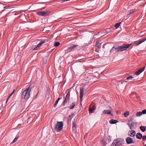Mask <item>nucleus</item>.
Listing matches in <instances>:
<instances>
[{
	"label": "nucleus",
	"mask_w": 146,
	"mask_h": 146,
	"mask_svg": "<svg viewBox=\"0 0 146 146\" xmlns=\"http://www.w3.org/2000/svg\"><path fill=\"white\" fill-rule=\"evenodd\" d=\"M84 88L83 87H82L80 88V101L82 102V99L83 98V95L84 94Z\"/></svg>",
	"instance_id": "12"
},
{
	"label": "nucleus",
	"mask_w": 146,
	"mask_h": 146,
	"mask_svg": "<svg viewBox=\"0 0 146 146\" xmlns=\"http://www.w3.org/2000/svg\"><path fill=\"white\" fill-rule=\"evenodd\" d=\"M63 128V124L62 121L57 122L54 127V129L56 131L59 132Z\"/></svg>",
	"instance_id": "3"
},
{
	"label": "nucleus",
	"mask_w": 146,
	"mask_h": 146,
	"mask_svg": "<svg viewBox=\"0 0 146 146\" xmlns=\"http://www.w3.org/2000/svg\"><path fill=\"white\" fill-rule=\"evenodd\" d=\"M62 99V98H60V97H59L58 99H57V100L58 101H59V100L61 99Z\"/></svg>",
	"instance_id": "40"
},
{
	"label": "nucleus",
	"mask_w": 146,
	"mask_h": 146,
	"mask_svg": "<svg viewBox=\"0 0 146 146\" xmlns=\"http://www.w3.org/2000/svg\"><path fill=\"white\" fill-rule=\"evenodd\" d=\"M133 78H134L132 76H128L126 80H129L132 79Z\"/></svg>",
	"instance_id": "31"
},
{
	"label": "nucleus",
	"mask_w": 146,
	"mask_h": 146,
	"mask_svg": "<svg viewBox=\"0 0 146 146\" xmlns=\"http://www.w3.org/2000/svg\"><path fill=\"white\" fill-rule=\"evenodd\" d=\"M118 46H113L112 47L111 50L110 52H111L115 53L117 52H119L118 51Z\"/></svg>",
	"instance_id": "10"
},
{
	"label": "nucleus",
	"mask_w": 146,
	"mask_h": 146,
	"mask_svg": "<svg viewBox=\"0 0 146 146\" xmlns=\"http://www.w3.org/2000/svg\"><path fill=\"white\" fill-rule=\"evenodd\" d=\"M99 49L100 48H96V50H95L97 52H99Z\"/></svg>",
	"instance_id": "39"
},
{
	"label": "nucleus",
	"mask_w": 146,
	"mask_h": 146,
	"mask_svg": "<svg viewBox=\"0 0 146 146\" xmlns=\"http://www.w3.org/2000/svg\"><path fill=\"white\" fill-rule=\"evenodd\" d=\"M95 108L96 106L94 105L93 106L92 109L93 110H95Z\"/></svg>",
	"instance_id": "38"
},
{
	"label": "nucleus",
	"mask_w": 146,
	"mask_h": 146,
	"mask_svg": "<svg viewBox=\"0 0 146 146\" xmlns=\"http://www.w3.org/2000/svg\"><path fill=\"white\" fill-rule=\"evenodd\" d=\"M121 24L120 23H116L115 25V27L116 28H118Z\"/></svg>",
	"instance_id": "29"
},
{
	"label": "nucleus",
	"mask_w": 146,
	"mask_h": 146,
	"mask_svg": "<svg viewBox=\"0 0 146 146\" xmlns=\"http://www.w3.org/2000/svg\"><path fill=\"white\" fill-rule=\"evenodd\" d=\"M15 90H13V91L11 93H12V94H13L14 93V92H15Z\"/></svg>",
	"instance_id": "43"
},
{
	"label": "nucleus",
	"mask_w": 146,
	"mask_h": 146,
	"mask_svg": "<svg viewBox=\"0 0 146 146\" xmlns=\"http://www.w3.org/2000/svg\"><path fill=\"white\" fill-rule=\"evenodd\" d=\"M73 114H71L70 115L69 117H70L71 118V119H70V120H71V119L73 117Z\"/></svg>",
	"instance_id": "37"
},
{
	"label": "nucleus",
	"mask_w": 146,
	"mask_h": 146,
	"mask_svg": "<svg viewBox=\"0 0 146 146\" xmlns=\"http://www.w3.org/2000/svg\"><path fill=\"white\" fill-rule=\"evenodd\" d=\"M12 95H13V94H12V93H11L10 94V95H9V97L8 98V99H9L10 98V97H11V96Z\"/></svg>",
	"instance_id": "42"
},
{
	"label": "nucleus",
	"mask_w": 146,
	"mask_h": 146,
	"mask_svg": "<svg viewBox=\"0 0 146 146\" xmlns=\"http://www.w3.org/2000/svg\"><path fill=\"white\" fill-rule=\"evenodd\" d=\"M136 137L139 139H141L143 137L142 135L140 133H137L136 136Z\"/></svg>",
	"instance_id": "19"
},
{
	"label": "nucleus",
	"mask_w": 146,
	"mask_h": 146,
	"mask_svg": "<svg viewBox=\"0 0 146 146\" xmlns=\"http://www.w3.org/2000/svg\"><path fill=\"white\" fill-rule=\"evenodd\" d=\"M142 138H143V139L145 140H146V135H144L143 137H142Z\"/></svg>",
	"instance_id": "36"
},
{
	"label": "nucleus",
	"mask_w": 146,
	"mask_h": 146,
	"mask_svg": "<svg viewBox=\"0 0 146 146\" xmlns=\"http://www.w3.org/2000/svg\"><path fill=\"white\" fill-rule=\"evenodd\" d=\"M142 114V112L139 111L137 112L136 114V116L137 117H139Z\"/></svg>",
	"instance_id": "26"
},
{
	"label": "nucleus",
	"mask_w": 146,
	"mask_h": 146,
	"mask_svg": "<svg viewBox=\"0 0 146 146\" xmlns=\"http://www.w3.org/2000/svg\"><path fill=\"white\" fill-rule=\"evenodd\" d=\"M58 101L56 100V102L55 103V104L54 105V107H55L57 105V104H58Z\"/></svg>",
	"instance_id": "35"
},
{
	"label": "nucleus",
	"mask_w": 146,
	"mask_h": 146,
	"mask_svg": "<svg viewBox=\"0 0 146 146\" xmlns=\"http://www.w3.org/2000/svg\"><path fill=\"white\" fill-rule=\"evenodd\" d=\"M136 9H134L129 11H128V15H129L133 13H134L136 11Z\"/></svg>",
	"instance_id": "21"
},
{
	"label": "nucleus",
	"mask_w": 146,
	"mask_h": 146,
	"mask_svg": "<svg viewBox=\"0 0 146 146\" xmlns=\"http://www.w3.org/2000/svg\"><path fill=\"white\" fill-rule=\"evenodd\" d=\"M146 40V38H145L143 39L140 40L136 44V46H138L139 44H141L143 42H144Z\"/></svg>",
	"instance_id": "17"
},
{
	"label": "nucleus",
	"mask_w": 146,
	"mask_h": 146,
	"mask_svg": "<svg viewBox=\"0 0 146 146\" xmlns=\"http://www.w3.org/2000/svg\"><path fill=\"white\" fill-rule=\"evenodd\" d=\"M133 119H131L128 121L127 124L131 129H135L137 127V123L133 121Z\"/></svg>",
	"instance_id": "2"
},
{
	"label": "nucleus",
	"mask_w": 146,
	"mask_h": 146,
	"mask_svg": "<svg viewBox=\"0 0 146 146\" xmlns=\"http://www.w3.org/2000/svg\"><path fill=\"white\" fill-rule=\"evenodd\" d=\"M38 94H37V95H36V96H37V95H38Z\"/></svg>",
	"instance_id": "45"
},
{
	"label": "nucleus",
	"mask_w": 146,
	"mask_h": 146,
	"mask_svg": "<svg viewBox=\"0 0 146 146\" xmlns=\"http://www.w3.org/2000/svg\"><path fill=\"white\" fill-rule=\"evenodd\" d=\"M18 137H16L12 141V142L11 143V144H13V143L15 142L16 141H17L18 139Z\"/></svg>",
	"instance_id": "27"
},
{
	"label": "nucleus",
	"mask_w": 146,
	"mask_h": 146,
	"mask_svg": "<svg viewBox=\"0 0 146 146\" xmlns=\"http://www.w3.org/2000/svg\"><path fill=\"white\" fill-rule=\"evenodd\" d=\"M93 110L91 108H89V111L91 113H93Z\"/></svg>",
	"instance_id": "32"
},
{
	"label": "nucleus",
	"mask_w": 146,
	"mask_h": 146,
	"mask_svg": "<svg viewBox=\"0 0 146 146\" xmlns=\"http://www.w3.org/2000/svg\"><path fill=\"white\" fill-rule=\"evenodd\" d=\"M124 140L121 139H118L115 140L111 144V146L115 145L118 146L124 143Z\"/></svg>",
	"instance_id": "4"
},
{
	"label": "nucleus",
	"mask_w": 146,
	"mask_h": 146,
	"mask_svg": "<svg viewBox=\"0 0 146 146\" xmlns=\"http://www.w3.org/2000/svg\"><path fill=\"white\" fill-rule=\"evenodd\" d=\"M118 122V121L117 120L112 119H111L110 121V123L111 124H113L116 123Z\"/></svg>",
	"instance_id": "20"
},
{
	"label": "nucleus",
	"mask_w": 146,
	"mask_h": 146,
	"mask_svg": "<svg viewBox=\"0 0 146 146\" xmlns=\"http://www.w3.org/2000/svg\"><path fill=\"white\" fill-rule=\"evenodd\" d=\"M103 113L105 114H108L113 116V114L111 113V111L109 110H105L103 111Z\"/></svg>",
	"instance_id": "14"
},
{
	"label": "nucleus",
	"mask_w": 146,
	"mask_h": 146,
	"mask_svg": "<svg viewBox=\"0 0 146 146\" xmlns=\"http://www.w3.org/2000/svg\"><path fill=\"white\" fill-rule=\"evenodd\" d=\"M62 99V98H60V97H59L58 99H57V100L58 101H59V100L61 99Z\"/></svg>",
	"instance_id": "41"
},
{
	"label": "nucleus",
	"mask_w": 146,
	"mask_h": 146,
	"mask_svg": "<svg viewBox=\"0 0 146 146\" xmlns=\"http://www.w3.org/2000/svg\"><path fill=\"white\" fill-rule=\"evenodd\" d=\"M31 89L30 86L23 91L21 96L22 99H27L29 98Z\"/></svg>",
	"instance_id": "1"
},
{
	"label": "nucleus",
	"mask_w": 146,
	"mask_h": 146,
	"mask_svg": "<svg viewBox=\"0 0 146 146\" xmlns=\"http://www.w3.org/2000/svg\"><path fill=\"white\" fill-rule=\"evenodd\" d=\"M136 132L133 130L131 129L128 133V135L131 137H134L135 135Z\"/></svg>",
	"instance_id": "11"
},
{
	"label": "nucleus",
	"mask_w": 146,
	"mask_h": 146,
	"mask_svg": "<svg viewBox=\"0 0 146 146\" xmlns=\"http://www.w3.org/2000/svg\"><path fill=\"white\" fill-rule=\"evenodd\" d=\"M70 92H69L67 93L65 99L63 102V104L64 106H65V104L67 103V101L70 98Z\"/></svg>",
	"instance_id": "8"
},
{
	"label": "nucleus",
	"mask_w": 146,
	"mask_h": 146,
	"mask_svg": "<svg viewBox=\"0 0 146 146\" xmlns=\"http://www.w3.org/2000/svg\"><path fill=\"white\" fill-rule=\"evenodd\" d=\"M131 44H124L122 46H118V51H119V52H121L124 50H125L131 45Z\"/></svg>",
	"instance_id": "5"
},
{
	"label": "nucleus",
	"mask_w": 146,
	"mask_h": 146,
	"mask_svg": "<svg viewBox=\"0 0 146 146\" xmlns=\"http://www.w3.org/2000/svg\"><path fill=\"white\" fill-rule=\"evenodd\" d=\"M8 100H9V99H8V98H7V100H6V103H7V102Z\"/></svg>",
	"instance_id": "44"
},
{
	"label": "nucleus",
	"mask_w": 146,
	"mask_h": 146,
	"mask_svg": "<svg viewBox=\"0 0 146 146\" xmlns=\"http://www.w3.org/2000/svg\"><path fill=\"white\" fill-rule=\"evenodd\" d=\"M60 44V43L59 42H56L54 43V46L57 47Z\"/></svg>",
	"instance_id": "28"
},
{
	"label": "nucleus",
	"mask_w": 146,
	"mask_h": 146,
	"mask_svg": "<svg viewBox=\"0 0 146 146\" xmlns=\"http://www.w3.org/2000/svg\"><path fill=\"white\" fill-rule=\"evenodd\" d=\"M79 46V45H73L71 46L69 48H68V50H71L74 48Z\"/></svg>",
	"instance_id": "16"
},
{
	"label": "nucleus",
	"mask_w": 146,
	"mask_h": 146,
	"mask_svg": "<svg viewBox=\"0 0 146 146\" xmlns=\"http://www.w3.org/2000/svg\"><path fill=\"white\" fill-rule=\"evenodd\" d=\"M96 47L98 48H100L101 47V44L99 42V41L98 40H97L96 42Z\"/></svg>",
	"instance_id": "15"
},
{
	"label": "nucleus",
	"mask_w": 146,
	"mask_h": 146,
	"mask_svg": "<svg viewBox=\"0 0 146 146\" xmlns=\"http://www.w3.org/2000/svg\"><path fill=\"white\" fill-rule=\"evenodd\" d=\"M142 114H146V110H144L142 111Z\"/></svg>",
	"instance_id": "34"
},
{
	"label": "nucleus",
	"mask_w": 146,
	"mask_h": 146,
	"mask_svg": "<svg viewBox=\"0 0 146 146\" xmlns=\"http://www.w3.org/2000/svg\"><path fill=\"white\" fill-rule=\"evenodd\" d=\"M113 29L112 27H110L109 28L105 30V32H104V33H110V32H111L112 30H113Z\"/></svg>",
	"instance_id": "18"
},
{
	"label": "nucleus",
	"mask_w": 146,
	"mask_h": 146,
	"mask_svg": "<svg viewBox=\"0 0 146 146\" xmlns=\"http://www.w3.org/2000/svg\"><path fill=\"white\" fill-rule=\"evenodd\" d=\"M145 68V67L144 66L142 68H140L137 71L135 72V74L136 75H139L144 70Z\"/></svg>",
	"instance_id": "13"
},
{
	"label": "nucleus",
	"mask_w": 146,
	"mask_h": 146,
	"mask_svg": "<svg viewBox=\"0 0 146 146\" xmlns=\"http://www.w3.org/2000/svg\"><path fill=\"white\" fill-rule=\"evenodd\" d=\"M126 143L128 144H129L134 143V141L133 140L132 138L130 137H128L126 139Z\"/></svg>",
	"instance_id": "9"
},
{
	"label": "nucleus",
	"mask_w": 146,
	"mask_h": 146,
	"mask_svg": "<svg viewBox=\"0 0 146 146\" xmlns=\"http://www.w3.org/2000/svg\"><path fill=\"white\" fill-rule=\"evenodd\" d=\"M140 130L143 132H145L146 129V127L144 126H141L139 128Z\"/></svg>",
	"instance_id": "22"
},
{
	"label": "nucleus",
	"mask_w": 146,
	"mask_h": 146,
	"mask_svg": "<svg viewBox=\"0 0 146 146\" xmlns=\"http://www.w3.org/2000/svg\"><path fill=\"white\" fill-rule=\"evenodd\" d=\"M75 104H76L75 102H73L72 103V105L70 106V107H69L70 109H73L74 107Z\"/></svg>",
	"instance_id": "24"
},
{
	"label": "nucleus",
	"mask_w": 146,
	"mask_h": 146,
	"mask_svg": "<svg viewBox=\"0 0 146 146\" xmlns=\"http://www.w3.org/2000/svg\"><path fill=\"white\" fill-rule=\"evenodd\" d=\"M124 117H127L129 114V113L128 111H126L124 113Z\"/></svg>",
	"instance_id": "25"
},
{
	"label": "nucleus",
	"mask_w": 146,
	"mask_h": 146,
	"mask_svg": "<svg viewBox=\"0 0 146 146\" xmlns=\"http://www.w3.org/2000/svg\"><path fill=\"white\" fill-rule=\"evenodd\" d=\"M101 142L102 145L105 146L107 144V143L106 142L104 139H101Z\"/></svg>",
	"instance_id": "23"
},
{
	"label": "nucleus",
	"mask_w": 146,
	"mask_h": 146,
	"mask_svg": "<svg viewBox=\"0 0 146 146\" xmlns=\"http://www.w3.org/2000/svg\"><path fill=\"white\" fill-rule=\"evenodd\" d=\"M72 128L73 131H74V130L76 129V126L74 124V123H73V126L72 127Z\"/></svg>",
	"instance_id": "30"
},
{
	"label": "nucleus",
	"mask_w": 146,
	"mask_h": 146,
	"mask_svg": "<svg viewBox=\"0 0 146 146\" xmlns=\"http://www.w3.org/2000/svg\"><path fill=\"white\" fill-rule=\"evenodd\" d=\"M50 13V12L48 11H38L37 12V14L40 16H45L48 15Z\"/></svg>",
	"instance_id": "6"
},
{
	"label": "nucleus",
	"mask_w": 146,
	"mask_h": 146,
	"mask_svg": "<svg viewBox=\"0 0 146 146\" xmlns=\"http://www.w3.org/2000/svg\"><path fill=\"white\" fill-rule=\"evenodd\" d=\"M108 142L109 143L111 141V138L110 136H109V137L108 138Z\"/></svg>",
	"instance_id": "33"
},
{
	"label": "nucleus",
	"mask_w": 146,
	"mask_h": 146,
	"mask_svg": "<svg viewBox=\"0 0 146 146\" xmlns=\"http://www.w3.org/2000/svg\"><path fill=\"white\" fill-rule=\"evenodd\" d=\"M49 41L48 39L42 40L37 45V46L33 49L34 50H36L40 47L44 43L48 42Z\"/></svg>",
	"instance_id": "7"
}]
</instances>
